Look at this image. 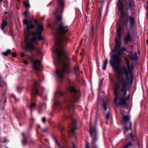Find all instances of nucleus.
<instances>
[{
	"instance_id": "obj_3",
	"label": "nucleus",
	"mask_w": 148,
	"mask_h": 148,
	"mask_svg": "<svg viewBox=\"0 0 148 148\" xmlns=\"http://www.w3.org/2000/svg\"><path fill=\"white\" fill-rule=\"evenodd\" d=\"M26 25L27 26V29L26 30V32L25 31V34L26 36L25 40L26 46L25 48V50L26 51H32L34 49V48L32 45L31 41H36L37 39V37L35 36H34L30 40L26 33H29V30L34 28L35 27V26L33 24Z\"/></svg>"
},
{
	"instance_id": "obj_39",
	"label": "nucleus",
	"mask_w": 148,
	"mask_h": 148,
	"mask_svg": "<svg viewBox=\"0 0 148 148\" xmlns=\"http://www.w3.org/2000/svg\"><path fill=\"white\" fill-rule=\"evenodd\" d=\"M25 56V54L23 53H21V56L23 57Z\"/></svg>"
},
{
	"instance_id": "obj_47",
	"label": "nucleus",
	"mask_w": 148,
	"mask_h": 148,
	"mask_svg": "<svg viewBox=\"0 0 148 148\" xmlns=\"http://www.w3.org/2000/svg\"><path fill=\"white\" fill-rule=\"evenodd\" d=\"M5 14H7V12H5Z\"/></svg>"
},
{
	"instance_id": "obj_4",
	"label": "nucleus",
	"mask_w": 148,
	"mask_h": 148,
	"mask_svg": "<svg viewBox=\"0 0 148 148\" xmlns=\"http://www.w3.org/2000/svg\"><path fill=\"white\" fill-rule=\"evenodd\" d=\"M121 114L123 115L122 123L124 125L126 130H127L130 129L131 127V123L130 121V116L129 115H125L123 111L121 110Z\"/></svg>"
},
{
	"instance_id": "obj_18",
	"label": "nucleus",
	"mask_w": 148,
	"mask_h": 148,
	"mask_svg": "<svg viewBox=\"0 0 148 148\" xmlns=\"http://www.w3.org/2000/svg\"><path fill=\"white\" fill-rule=\"evenodd\" d=\"M7 22L5 21H4L2 24L1 29L2 30H3L5 27L7 25Z\"/></svg>"
},
{
	"instance_id": "obj_36",
	"label": "nucleus",
	"mask_w": 148,
	"mask_h": 148,
	"mask_svg": "<svg viewBox=\"0 0 148 148\" xmlns=\"http://www.w3.org/2000/svg\"><path fill=\"white\" fill-rule=\"evenodd\" d=\"M23 63L25 64H26V65H27L28 64V61L26 60H25L23 61Z\"/></svg>"
},
{
	"instance_id": "obj_24",
	"label": "nucleus",
	"mask_w": 148,
	"mask_h": 148,
	"mask_svg": "<svg viewBox=\"0 0 148 148\" xmlns=\"http://www.w3.org/2000/svg\"><path fill=\"white\" fill-rule=\"evenodd\" d=\"M56 22L57 23V22L60 21L61 19V16H56Z\"/></svg>"
},
{
	"instance_id": "obj_1",
	"label": "nucleus",
	"mask_w": 148,
	"mask_h": 148,
	"mask_svg": "<svg viewBox=\"0 0 148 148\" xmlns=\"http://www.w3.org/2000/svg\"><path fill=\"white\" fill-rule=\"evenodd\" d=\"M121 35H116L114 49L118 51L117 53L110 61V64L118 76V83L115 84L114 87V102L116 107L119 106L125 107L127 106L129 96L127 95L126 88L128 84L132 82L133 80L132 71L134 67L133 66H130L128 58H125L127 70L125 66L120 67L119 66L121 59L120 56L123 51L126 50L124 47L120 48L121 44Z\"/></svg>"
},
{
	"instance_id": "obj_37",
	"label": "nucleus",
	"mask_w": 148,
	"mask_h": 148,
	"mask_svg": "<svg viewBox=\"0 0 148 148\" xmlns=\"http://www.w3.org/2000/svg\"><path fill=\"white\" fill-rule=\"evenodd\" d=\"M30 58L32 60L34 58V55L33 54H32L31 56H30Z\"/></svg>"
},
{
	"instance_id": "obj_6",
	"label": "nucleus",
	"mask_w": 148,
	"mask_h": 148,
	"mask_svg": "<svg viewBox=\"0 0 148 148\" xmlns=\"http://www.w3.org/2000/svg\"><path fill=\"white\" fill-rule=\"evenodd\" d=\"M68 31V29L64 26L63 24L61 23L59 26L58 32L59 33L64 34Z\"/></svg>"
},
{
	"instance_id": "obj_33",
	"label": "nucleus",
	"mask_w": 148,
	"mask_h": 148,
	"mask_svg": "<svg viewBox=\"0 0 148 148\" xmlns=\"http://www.w3.org/2000/svg\"><path fill=\"white\" fill-rule=\"evenodd\" d=\"M12 55L13 57H16V53L15 52H13L12 53Z\"/></svg>"
},
{
	"instance_id": "obj_35",
	"label": "nucleus",
	"mask_w": 148,
	"mask_h": 148,
	"mask_svg": "<svg viewBox=\"0 0 148 148\" xmlns=\"http://www.w3.org/2000/svg\"><path fill=\"white\" fill-rule=\"evenodd\" d=\"M86 148H89L88 145V142H86Z\"/></svg>"
},
{
	"instance_id": "obj_19",
	"label": "nucleus",
	"mask_w": 148,
	"mask_h": 148,
	"mask_svg": "<svg viewBox=\"0 0 148 148\" xmlns=\"http://www.w3.org/2000/svg\"><path fill=\"white\" fill-rule=\"evenodd\" d=\"M74 71L75 74L77 75H78L79 73V68L78 66H76L75 69Z\"/></svg>"
},
{
	"instance_id": "obj_16",
	"label": "nucleus",
	"mask_w": 148,
	"mask_h": 148,
	"mask_svg": "<svg viewBox=\"0 0 148 148\" xmlns=\"http://www.w3.org/2000/svg\"><path fill=\"white\" fill-rule=\"evenodd\" d=\"M77 129V127L76 126H75L73 127L70 131H69V132L72 134H74L75 133V131Z\"/></svg>"
},
{
	"instance_id": "obj_40",
	"label": "nucleus",
	"mask_w": 148,
	"mask_h": 148,
	"mask_svg": "<svg viewBox=\"0 0 148 148\" xmlns=\"http://www.w3.org/2000/svg\"><path fill=\"white\" fill-rule=\"evenodd\" d=\"M23 143L24 144H25L26 143V140L25 139H24V140Z\"/></svg>"
},
{
	"instance_id": "obj_14",
	"label": "nucleus",
	"mask_w": 148,
	"mask_h": 148,
	"mask_svg": "<svg viewBox=\"0 0 148 148\" xmlns=\"http://www.w3.org/2000/svg\"><path fill=\"white\" fill-rule=\"evenodd\" d=\"M132 145V143L131 142H129L126 145H125L123 147V148H128Z\"/></svg>"
},
{
	"instance_id": "obj_10",
	"label": "nucleus",
	"mask_w": 148,
	"mask_h": 148,
	"mask_svg": "<svg viewBox=\"0 0 148 148\" xmlns=\"http://www.w3.org/2000/svg\"><path fill=\"white\" fill-rule=\"evenodd\" d=\"M39 84L36 81H35L34 83V88L32 90V93L36 95H38V86Z\"/></svg>"
},
{
	"instance_id": "obj_8",
	"label": "nucleus",
	"mask_w": 148,
	"mask_h": 148,
	"mask_svg": "<svg viewBox=\"0 0 148 148\" xmlns=\"http://www.w3.org/2000/svg\"><path fill=\"white\" fill-rule=\"evenodd\" d=\"M90 134L92 137L93 140L95 141L97 139V136L95 127L91 126L90 128Z\"/></svg>"
},
{
	"instance_id": "obj_2",
	"label": "nucleus",
	"mask_w": 148,
	"mask_h": 148,
	"mask_svg": "<svg viewBox=\"0 0 148 148\" xmlns=\"http://www.w3.org/2000/svg\"><path fill=\"white\" fill-rule=\"evenodd\" d=\"M66 39L65 37L58 38L54 46L58 55L57 61L60 65V67L56 69V72L58 77L60 78L63 77L64 73L69 66V59L63 48V46L66 43L65 41Z\"/></svg>"
},
{
	"instance_id": "obj_46",
	"label": "nucleus",
	"mask_w": 148,
	"mask_h": 148,
	"mask_svg": "<svg viewBox=\"0 0 148 148\" xmlns=\"http://www.w3.org/2000/svg\"><path fill=\"white\" fill-rule=\"evenodd\" d=\"M3 0H0V1L1 2H2V1H3Z\"/></svg>"
},
{
	"instance_id": "obj_32",
	"label": "nucleus",
	"mask_w": 148,
	"mask_h": 148,
	"mask_svg": "<svg viewBox=\"0 0 148 148\" xmlns=\"http://www.w3.org/2000/svg\"><path fill=\"white\" fill-rule=\"evenodd\" d=\"M77 95H74V99L75 102H76L77 101Z\"/></svg>"
},
{
	"instance_id": "obj_27",
	"label": "nucleus",
	"mask_w": 148,
	"mask_h": 148,
	"mask_svg": "<svg viewBox=\"0 0 148 148\" xmlns=\"http://www.w3.org/2000/svg\"><path fill=\"white\" fill-rule=\"evenodd\" d=\"M23 3L24 5L26 7L28 8L29 7V3H27L25 1H24Z\"/></svg>"
},
{
	"instance_id": "obj_21",
	"label": "nucleus",
	"mask_w": 148,
	"mask_h": 148,
	"mask_svg": "<svg viewBox=\"0 0 148 148\" xmlns=\"http://www.w3.org/2000/svg\"><path fill=\"white\" fill-rule=\"evenodd\" d=\"M107 62L108 60H107L106 59L105 60L103 64V69L105 70V69H106V64L107 63Z\"/></svg>"
},
{
	"instance_id": "obj_5",
	"label": "nucleus",
	"mask_w": 148,
	"mask_h": 148,
	"mask_svg": "<svg viewBox=\"0 0 148 148\" xmlns=\"http://www.w3.org/2000/svg\"><path fill=\"white\" fill-rule=\"evenodd\" d=\"M118 9L121 12V19L120 20V22H122L123 21L124 16V6L122 1L121 0H118V2L117 3Z\"/></svg>"
},
{
	"instance_id": "obj_23",
	"label": "nucleus",
	"mask_w": 148,
	"mask_h": 148,
	"mask_svg": "<svg viewBox=\"0 0 148 148\" xmlns=\"http://www.w3.org/2000/svg\"><path fill=\"white\" fill-rule=\"evenodd\" d=\"M11 52V50L10 49H8L5 52H4L3 53V54L5 56H7Z\"/></svg>"
},
{
	"instance_id": "obj_31",
	"label": "nucleus",
	"mask_w": 148,
	"mask_h": 148,
	"mask_svg": "<svg viewBox=\"0 0 148 148\" xmlns=\"http://www.w3.org/2000/svg\"><path fill=\"white\" fill-rule=\"evenodd\" d=\"M132 2L130 0H129V3H128V5L130 7H131V8L132 7Z\"/></svg>"
},
{
	"instance_id": "obj_7",
	"label": "nucleus",
	"mask_w": 148,
	"mask_h": 148,
	"mask_svg": "<svg viewBox=\"0 0 148 148\" xmlns=\"http://www.w3.org/2000/svg\"><path fill=\"white\" fill-rule=\"evenodd\" d=\"M41 65L40 62L38 60H34L33 63V68L36 71L39 70L40 66Z\"/></svg>"
},
{
	"instance_id": "obj_44",
	"label": "nucleus",
	"mask_w": 148,
	"mask_h": 148,
	"mask_svg": "<svg viewBox=\"0 0 148 148\" xmlns=\"http://www.w3.org/2000/svg\"><path fill=\"white\" fill-rule=\"evenodd\" d=\"M51 26V25L50 24H48L47 25V26L48 27H49Z\"/></svg>"
},
{
	"instance_id": "obj_25",
	"label": "nucleus",
	"mask_w": 148,
	"mask_h": 148,
	"mask_svg": "<svg viewBox=\"0 0 148 148\" xmlns=\"http://www.w3.org/2000/svg\"><path fill=\"white\" fill-rule=\"evenodd\" d=\"M73 105H72V106H66V108L68 110H70L71 108L73 109V110L74 111V109L73 108Z\"/></svg>"
},
{
	"instance_id": "obj_11",
	"label": "nucleus",
	"mask_w": 148,
	"mask_h": 148,
	"mask_svg": "<svg viewBox=\"0 0 148 148\" xmlns=\"http://www.w3.org/2000/svg\"><path fill=\"white\" fill-rule=\"evenodd\" d=\"M131 58L132 60H136L138 58L137 56L136 52H135L133 53H131L130 55Z\"/></svg>"
},
{
	"instance_id": "obj_20",
	"label": "nucleus",
	"mask_w": 148,
	"mask_h": 148,
	"mask_svg": "<svg viewBox=\"0 0 148 148\" xmlns=\"http://www.w3.org/2000/svg\"><path fill=\"white\" fill-rule=\"evenodd\" d=\"M41 34L42 33H40V34H35V35H38V39L40 40L43 39V38Z\"/></svg>"
},
{
	"instance_id": "obj_41",
	"label": "nucleus",
	"mask_w": 148,
	"mask_h": 148,
	"mask_svg": "<svg viewBox=\"0 0 148 148\" xmlns=\"http://www.w3.org/2000/svg\"><path fill=\"white\" fill-rule=\"evenodd\" d=\"M34 22L35 23H36V24H37L38 23V21L36 19H35L34 20Z\"/></svg>"
},
{
	"instance_id": "obj_42",
	"label": "nucleus",
	"mask_w": 148,
	"mask_h": 148,
	"mask_svg": "<svg viewBox=\"0 0 148 148\" xmlns=\"http://www.w3.org/2000/svg\"><path fill=\"white\" fill-rule=\"evenodd\" d=\"M58 94L60 95H62V92H61L60 91H59V92H58Z\"/></svg>"
},
{
	"instance_id": "obj_45",
	"label": "nucleus",
	"mask_w": 148,
	"mask_h": 148,
	"mask_svg": "<svg viewBox=\"0 0 148 148\" xmlns=\"http://www.w3.org/2000/svg\"><path fill=\"white\" fill-rule=\"evenodd\" d=\"M147 44H148V39H147Z\"/></svg>"
},
{
	"instance_id": "obj_15",
	"label": "nucleus",
	"mask_w": 148,
	"mask_h": 148,
	"mask_svg": "<svg viewBox=\"0 0 148 148\" xmlns=\"http://www.w3.org/2000/svg\"><path fill=\"white\" fill-rule=\"evenodd\" d=\"M70 91L72 92L75 93H76L78 92V91L76 90L75 88L73 87H71L69 88Z\"/></svg>"
},
{
	"instance_id": "obj_26",
	"label": "nucleus",
	"mask_w": 148,
	"mask_h": 148,
	"mask_svg": "<svg viewBox=\"0 0 148 148\" xmlns=\"http://www.w3.org/2000/svg\"><path fill=\"white\" fill-rule=\"evenodd\" d=\"M129 20L130 22L131 23L132 25H133L134 23V19L132 17H130L129 18Z\"/></svg>"
},
{
	"instance_id": "obj_17",
	"label": "nucleus",
	"mask_w": 148,
	"mask_h": 148,
	"mask_svg": "<svg viewBox=\"0 0 148 148\" xmlns=\"http://www.w3.org/2000/svg\"><path fill=\"white\" fill-rule=\"evenodd\" d=\"M32 21L31 20L28 21L26 19H24L23 21L24 24L26 25L32 24Z\"/></svg>"
},
{
	"instance_id": "obj_9",
	"label": "nucleus",
	"mask_w": 148,
	"mask_h": 148,
	"mask_svg": "<svg viewBox=\"0 0 148 148\" xmlns=\"http://www.w3.org/2000/svg\"><path fill=\"white\" fill-rule=\"evenodd\" d=\"M43 31V25L42 24H39L37 25V30L35 32H32V34L33 35H34L35 34H40L42 33Z\"/></svg>"
},
{
	"instance_id": "obj_38",
	"label": "nucleus",
	"mask_w": 148,
	"mask_h": 148,
	"mask_svg": "<svg viewBox=\"0 0 148 148\" xmlns=\"http://www.w3.org/2000/svg\"><path fill=\"white\" fill-rule=\"evenodd\" d=\"M42 121L44 123L45 122L46 119L45 117H43L42 119Z\"/></svg>"
},
{
	"instance_id": "obj_34",
	"label": "nucleus",
	"mask_w": 148,
	"mask_h": 148,
	"mask_svg": "<svg viewBox=\"0 0 148 148\" xmlns=\"http://www.w3.org/2000/svg\"><path fill=\"white\" fill-rule=\"evenodd\" d=\"M24 14L25 16H27L28 14V12L27 11H25L24 12Z\"/></svg>"
},
{
	"instance_id": "obj_22",
	"label": "nucleus",
	"mask_w": 148,
	"mask_h": 148,
	"mask_svg": "<svg viewBox=\"0 0 148 148\" xmlns=\"http://www.w3.org/2000/svg\"><path fill=\"white\" fill-rule=\"evenodd\" d=\"M130 136L132 140L134 142L135 140L134 134L133 133H131L130 134Z\"/></svg>"
},
{
	"instance_id": "obj_29",
	"label": "nucleus",
	"mask_w": 148,
	"mask_h": 148,
	"mask_svg": "<svg viewBox=\"0 0 148 148\" xmlns=\"http://www.w3.org/2000/svg\"><path fill=\"white\" fill-rule=\"evenodd\" d=\"M36 105V104L35 103H32L31 105L30 106V107L32 109V108H34Z\"/></svg>"
},
{
	"instance_id": "obj_43",
	"label": "nucleus",
	"mask_w": 148,
	"mask_h": 148,
	"mask_svg": "<svg viewBox=\"0 0 148 148\" xmlns=\"http://www.w3.org/2000/svg\"><path fill=\"white\" fill-rule=\"evenodd\" d=\"M73 148H76L75 147V145L74 144H73Z\"/></svg>"
},
{
	"instance_id": "obj_28",
	"label": "nucleus",
	"mask_w": 148,
	"mask_h": 148,
	"mask_svg": "<svg viewBox=\"0 0 148 148\" xmlns=\"http://www.w3.org/2000/svg\"><path fill=\"white\" fill-rule=\"evenodd\" d=\"M110 116V112H108L106 115V118L107 120H108L109 119Z\"/></svg>"
},
{
	"instance_id": "obj_13",
	"label": "nucleus",
	"mask_w": 148,
	"mask_h": 148,
	"mask_svg": "<svg viewBox=\"0 0 148 148\" xmlns=\"http://www.w3.org/2000/svg\"><path fill=\"white\" fill-rule=\"evenodd\" d=\"M103 109L105 111L107 110V108H108L109 109L110 108L108 106L107 103L105 101H103Z\"/></svg>"
},
{
	"instance_id": "obj_12",
	"label": "nucleus",
	"mask_w": 148,
	"mask_h": 148,
	"mask_svg": "<svg viewBox=\"0 0 148 148\" xmlns=\"http://www.w3.org/2000/svg\"><path fill=\"white\" fill-rule=\"evenodd\" d=\"M125 43L127 44L128 41L131 40V36L129 34H127V36L125 38Z\"/></svg>"
},
{
	"instance_id": "obj_30",
	"label": "nucleus",
	"mask_w": 148,
	"mask_h": 148,
	"mask_svg": "<svg viewBox=\"0 0 148 148\" xmlns=\"http://www.w3.org/2000/svg\"><path fill=\"white\" fill-rule=\"evenodd\" d=\"M59 4L60 6H63L64 5V3L62 0H59Z\"/></svg>"
}]
</instances>
